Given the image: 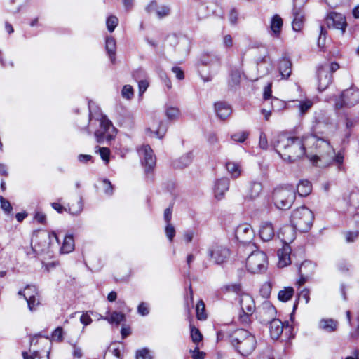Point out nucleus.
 Segmentation results:
<instances>
[{"instance_id": "1", "label": "nucleus", "mask_w": 359, "mask_h": 359, "mask_svg": "<svg viewBox=\"0 0 359 359\" xmlns=\"http://www.w3.org/2000/svg\"><path fill=\"white\" fill-rule=\"evenodd\" d=\"M306 136L302 137L289 136L285 133L279 134L273 146L276 152L285 161L294 162L304 156L307 145Z\"/></svg>"}, {"instance_id": "2", "label": "nucleus", "mask_w": 359, "mask_h": 359, "mask_svg": "<svg viewBox=\"0 0 359 359\" xmlns=\"http://www.w3.org/2000/svg\"><path fill=\"white\" fill-rule=\"evenodd\" d=\"M305 143L307 145V149H315L317 154L308 156L311 161L314 164L318 165V161L325 159L326 156L332 157L334 149L330 145V143L324 138L319 137L316 135L309 134L306 135Z\"/></svg>"}, {"instance_id": "3", "label": "nucleus", "mask_w": 359, "mask_h": 359, "mask_svg": "<svg viewBox=\"0 0 359 359\" xmlns=\"http://www.w3.org/2000/svg\"><path fill=\"white\" fill-rule=\"evenodd\" d=\"M232 346L242 355L248 356L255 349V337L248 331L241 329L235 332L231 339Z\"/></svg>"}, {"instance_id": "4", "label": "nucleus", "mask_w": 359, "mask_h": 359, "mask_svg": "<svg viewBox=\"0 0 359 359\" xmlns=\"http://www.w3.org/2000/svg\"><path fill=\"white\" fill-rule=\"evenodd\" d=\"M313 220V212L305 206L294 210L290 217L291 224L296 230L302 232H305L310 229Z\"/></svg>"}, {"instance_id": "5", "label": "nucleus", "mask_w": 359, "mask_h": 359, "mask_svg": "<svg viewBox=\"0 0 359 359\" xmlns=\"http://www.w3.org/2000/svg\"><path fill=\"white\" fill-rule=\"evenodd\" d=\"M296 198V192L291 186L276 187L273 191V201L280 210L290 208Z\"/></svg>"}, {"instance_id": "6", "label": "nucleus", "mask_w": 359, "mask_h": 359, "mask_svg": "<svg viewBox=\"0 0 359 359\" xmlns=\"http://www.w3.org/2000/svg\"><path fill=\"white\" fill-rule=\"evenodd\" d=\"M99 122L100 128L95 132V136L98 143H103L105 141L111 140L116 135V130L112 123L106 116L100 114L96 118Z\"/></svg>"}, {"instance_id": "7", "label": "nucleus", "mask_w": 359, "mask_h": 359, "mask_svg": "<svg viewBox=\"0 0 359 359\" xmlns=\"http://www.w3.org/2000/svg\"><path fill=\"white\" fill-rule=\"evenodd\" d=\"M266 255L259 250L252 252L246 260V267L248 270L252 273L262 272L266 269Z\"/></svg>"}, {"instance_id": "8", "label": "nucleus", "mask_w": 359, "mask_h": 359, "mask_svg": "<svg viewBox=\"0 0 359 359\" xmlns=\"http://www.w3.org/2000/svg\"><path fill=\"white\" fill-rule=\"evenodd\" d=\"M207 253L210 260L216 264L224 263L230 256L229 249L218 243L212 244L208 248Z\"/></svg>"}, {"instance_id": "9", "label": "nucleus", "mask_w": 359, "mask_h": 359, "mask_svg": "<svg viewBox=\"0 0 359 359\" xmlns=\"http://www.w3.org/2000/svg\"><path fill=\"white\" fill-rule=\"evenodd\" d=\"M359 102V90L351 88L344 90L340 97L336 100V109H341L344 107H352Z\"/></svg>"}, {"instance_id": "10", "label": "nucleus", "mask_w": 359, "mask_h": 359, "mask_svg": "<svg viewBox=\"0 0 359 359\" xmlns=\"http://www.w3.org/2000/svg\"><path fill=\"white\" fill-rule=\"evenodd\" d=\"M325 22L328 28L340 30L341 34L346 32L347 27L344 15L337 12H331L325 18Z\"/></svg>"}, {"instance_id": "11", "label": "nucleus", "mask_w": 359, "mask_h": 359, "mask_svg": "<svg viewBox=\"0 0 359 359\" xmlns=\"http://www.w3.org/2000/svg\"><path fill=\"white\" fill-rule=\"evenodd\" d=\"M138 154L142 163L145 168V171L149 172L156 165V157L149 145H143L138 149Z\"/></svg>"}, {"instance_id": "12", "label": "nucleus", "mask_w": 359, "mask_h": 359, "mask_svg": "<svg viewBox=\"0 0 359 359\" xmlns=\"http://www.w3.org/2000/svg\"><path fill=\"white\" fill-rule=\"evenodd\" d=\"M235 236L239 242L248 244L253 240L255 233L250 225L245 223L237 226L235 231Z\"/></svg>"}, {"instance_id": "13", "label": "nucleus", "mask_w": 359, "mask_h": 359, "mask_svg": "<svg viewBox=\"0 0 359 359\" xmlns=\"http://www.w3.org/2000/svg\"><path fill=\"white\" fill-rule=\"evenodd\" d=\"M258 313L261 323L267 324L276 319V310L269 302H264L259 308Z\"/></svg>"}, {"instance_id": "14", "label": "nucleus", "mask_w": 359, "mask_h": 359, "mask_svg": "<svg viewBox=\"0 0 359 359\" xmlns=\"http://www.w3.org/2000/svg\"><path fill=\"white\" fill-rule=\"evenodd\" d=\"M318 90L323 91L332 82V74L327 72V68H323L320 65L317 69Z\"/></svg>"}, {"instance_id": "15", "label": "nucleus", "mask_w": 359, "mask_h": 359, "mask_svg": "<svg viewBox=\"0 0 359 359\" xmlns=\"http://www.w3.org/2000/svg\"><path fill=\"white\" fill-rule=\"evenodd\" d=\"M242 312L253 313L255 310V304L253 298L247 293H242L238 299Z\"/></svg>"}, {"instance_id": "16", "label": "nucleus", "mask_w": 359, "mask_h": 359, "mask_svg": "<svg viewBox=\"0 0 359 359\" xmlns=\"http://www.w3.org/2000/svg\"><path fill=\"white\" fill-rule=\"evenodd\" d=\"M315 125L313 126V130L318 131L320 128V126H329L332 124V120L330 116L323 111H319L315 113L314 115Z\"/></svg>"}, {"instance_id": "17", "label": "nucleus", "mask_w": 359, "mask_h": 359, "mask_svg": "<svg viewBox=\"0 0 359 359\" xmlns=\"http://www.w3.org/2000/svg\"><path fill=\"white\" fill-rule=\"evenodd\" d=\"M269 323L270 335L273 339H278L280 337L283 332L284 327H289L288 323L285 325V324L281 320L276 318L271 320Z\"/></svg>"}, {"instance_id": "18", "label": "nucleus", "mask_w": 359, "mask_h": 359, "mask_svg": "<svg viewBox=\"0 0 359 359\" xmlns=\"http://www.w3.org/2000/svg\"><path fill=\"white\" fill-rule=\"evenodd\" d=\"M259 236L264 241H271L275 235L273 225L271 222L265 221L262 222L259 227Z\"/></svg>"}, {"instance_id": "19", "label": "nucleus", "mask_w": 359, "mask_h": 359, "mask_svg": "<svg viewBox=\"0 0 359 359\" xmlns=\"http://www.w3.org/2000/svg\"><path fill=\"white\" fill-rule=\"evenodd\" d=\"M229 180L227 177H222L215 182L214 192L217 198L221 199L225 192L229 190Z\"/></svg>"}, {"instance_id": "20", "label": "nucleus", "mask_w": 359, "mask_h": 359, "mask_svg": "<svg viewBox=\"0 0 359 359\" xmlns=\"http://www.w3.org/2000/svg\"><path fill=\"white\" fill-rule=\"evenodd\" d=\"M293 21L292 29L295 32L302 31L304 24V14L302 9L298 8H293L292 11Z\"/></svg>"}, {"instance_id": "21", "label": "nucleus", "mask_w": 359, "mask_h": 359, "mask_svg": "<svg viewBox=\"0 0 359 359\" xmlns=\"http://www.w3.org/2000/svg\"><path fill=\"white\" fill-rule=\"evenodd\" d=\"M283 20L281 17L276 14L274 15L270 22L271 35L275 38H279L281 34L283 27Z\"/></svg>"}, {"instance_id": "22", "label": "nucleus", "mask_w": 359, "mask_h": 359, "mask_svg": "<svg viewBox=\"0 0 359 359\" xmlns=\"http://www.w3.org/2000/svg\"><path fill=\"white\" fill-rule=\"evenodd\" d=\"M215 111L217 116L222 120L229 118L232 112L230 105L224 102H216L215 104Z\"/></svg>"}, {"instance_id": "23", "label": "nucleus", "mask_w": 359, "mask_h": 359, "mask_svg": "<svg viewBox=\"0 0 359 359\" xmlns=\"http://www.w3.org/2000/svg\"><path fill=\"white\" fill-rule=\"evenodd\" d=\"M290 253L291 248L288 245H285L281 249L278 250V266L280 267H285L290 264Z\"/></svg>"}, {"instance_id": "24", "label": "nucleus", "mask_w": 359, "mask_h": 359, "mask_svg": "<svg viewBox=\"0 0 359 359\" xmlns=\"http://www.w3.org/2000/svg\"><path fill=\"white\" fill-rule=\"evenodd\" d=\"M294 229L295 228H294L292 225V226H285L280 229L278 236L286 245H287L288 243L293 241L295 238Z\"/></svg>"}, {"instance_id": "25", "label": "nucleus", "mask_w": 359, "mask_h": 359, "mask_svg": "<svg viewBox=\"0 0 359 359\" xmlns=\"http://www.w3.org/2000/svg\"><path fill=\"white\" fill-rule=\"evenodd\" d=\"M48 355V348L41 351H32L29 348L28 352L23 351L22 353L23 359H49Z\"/></svg>"}, {"instance_id": "26", "label": "nucleus", "mask_w": 359, "mask_h": 359, "mask_svg": "<svg viewBox=\"0 0 359 359\" xmlns=\"http://www.w3.org/2000/svg\"><path fill=\"white\" fill-rule=\"evenodd\" d=\"M314 265L309 261L302 262L299 268V273L301 276V282L304 283L311 275L314 270Z\"/></svg>"}, {"instance_id": "27", "label": "nucleus", "mask_w": 359, "mask_h": 359, "mask_svg": "<svg viewBox=\"0 0 359 359\" xmlns=\"http://www.w3.org/2000/svg\"><path fill=\"white\" fill-rule=\"evenodd\" d=\"M279 71L283 79H287L292 73V63L287 57H283L279 63Z\"/></svg>"}, {"instance_id": "28", "label": "nucleus", "mask_w": 359, "mask_h": 359, "mask_svg": "<svg viewBox=\"0 0 359 359\" xmlns=\"http://www.w3.org/2000/svg\"><path fill=\"white\" fill-rule=\"evenodd\" d=\"M319 327L327 332H332L337 330L338 322L332 318H323L319 321Z\"/></svg>"}, {"instance_id": "29", "label": "nucleus", "mask_w": 359, "mask_h": 359, "mask_svg": "<svg viewBox=\"0 0 359 359\" xmlns=\"http://www.w3.org/2000/svg\"><path fill=\"white\" fill-rule=\"evenodd\" d=\"M226 168L231 178L236 179L241 175L242 168L238 163L229 161L226 163Z\"/></svg>"}, {"instance_id": "30", "label": "nucleus", "mask_w": 359, "mask_h": 359, "mask_svg": "<svg viewBox=\"0 0 359 359\" xmlns=\"http://www.w3.org/2000/svg\"><path fill=\"white\" fill-rule=\"evenodd\" d=\"M147 131L151 133V135L154 134L156 137L162 138L166 132V128L162 126V123L156 121L150 126Z\"/></svg>"}, {"instance_id": "31", "label": "nucleus", "mask_w": 359, "mask_h": 359, "mask_svg": "<svg viewBox=\"0 0 359 359\" xmlns=\"http://www.w3.org/2000/svg\"><path fill=\"white\" fill-rule=\"evenodd\" d=\"M106 50L111 62L114 63L116 60V41L111 36L106 39Z\"/></svg>"}, {"instance_id": "32", "label": "nucleus", "mask_w": 359, "mask_h": 359, "mask_svg": "<svg viewBox=\"0 0 359 359\" xmlns=\"http://www.w3.org/2000/svg\"><path fill=\"white\" fill-rule=\"evenodd\" d=\"M24 299L27 301L30 311H36L37 306L40 304L39 294L35 296H32L29 294H24Z\"/></svg>"}, {"instance_id": "33", "label": "nucleus", "mask_w": 359, "mask_h": 359, "mask_svg": "<svg viewBox=\"0 0 359 359\" xmlns=\"http://www.w3.org/2000/svg\"><path fill=\"white\" fill-rule=\"evenodd\" d=\"M311 190L312 185L308 180H301L297 187V191L300 196H308Z\"/></svg>"}, {"instance_id": "34", "label": "nucleus", "mask_w": 359, "mask_h": 359, "mask_svg": "<svg viewBox=\"0 0 359 359\" xmlns=\"http://www.w3.org/2000/svg\"><path fill=\"white\" fill-rule=\"evenodd\" d=\"M193 160V154L191 152L187 153L182 156L179 159L174 162L175 167L177 168H183L191 164Z\"/></svg>"}, {"instance_id": "35", "label": "nucleus", "mask_w": 359, "mask_h": 359, "mask_svg": "<svg viewBox=\"0 0 359 359\" xmlns=\"http://www.w3.org/2000/svg\"><path fill=\"white\" fill-rule=\"evenodd\" d=\"M262 191V184L259 182L253 181L250 183L249 191H248V196L251 199L256 198L259 196Z\"/></svg>"}, {"instance_id": "36", "label": "nucleus", "mask_w": 359, "mask_h": 359, "mask_svg": "<svg viewBox=\"0 0 359 359\" xmlns=\"http://www.w3.org/2000/svg\"><path fill=\"white\" fill-rule=\"evenodd\" d=\"M74 249V241L72 235H67L61 247L62 253H69Z\"/></svg>"}, {"instance_id": "37", "label": "nucleus", "mask_w": 359, "mask_h": 359, "mask_svg": "<svg viewBox=\"0 0 359 359\" xmlns=\"http://www.w3.org/2000/svg\"><path fill=\"white\" fill-rule=\"evenodd\" d=\"M294 290L292 287H285L278 292V299L282 302H287L293 296Z\"/></svg>"}, {"instance_id": "38", "label": "nucleus", "mask_w": 359, "mask_h": 359, "mask_svg": "<svg viewBox=\"0 0 359 359\" xmlns=\"http://www.w3.org/2000/svg\"><path fill=\"white\" fill-rule=\"evenodd\" d=\"M104 319L109 323L118 325L121 322L125 320V315L120 312L114 311L111 313L109 317L105 318Z\"/></svg>"}, {"instance_id": "39", "label": "nucleus", "mask_w": 359, "mask_h": 359, "mask_svg": "<svg viewBox=\"0 0 359 359\" xmlns=\"http://www.w3.org/2000/svg\"><path fill=\"white\" fill-rule=\"evenodd\" d=\"M222 290L226 292H233L238 295H241L242 293V287L239 283H232L229 285H224L222 287Z\"/></svg>"}, {"instance_id": "40", "label": "nucleus", "mask_w": 359, "mask_h": 359, "mask_svg": "<svg viewBox=\"0 0 359 359\" xmlns=\"http://www.w3.org/2000/svg\"><path fill=\"white\" fill-rule=\"evenodd\" d=\"M196 312L197 318L200 320L206 319V314L205 312V304L202 300L197 302L196 306Z\"/></svg>"}, {"instance_id": "41", "label": "nucleus", "mask_w": 359, "mask_h": 359, "mask_svg": "<svg viewBox=\"0 0 359 359\" xmlns=\"http://www.w3.org/2000/svg\"><path fill=\"white\" fill-rule=\"evenodd\" d=\"M165 114L168 119L176 120L180 116V111L178 108L175 107H168L165 109Z\"/></svg>"}, {"instance_id": "42", "label": "nucleus", "mask_w": 359, "mask_h": 359, "mask_svg": "<svg viewBox=\"0 0 359 359\" xmlns=\"http://www.w3.org/2000/svg\"><path fill=\"white\" fill-rule=\"evenodd\" d=\"M336 266L340 273L346 274L349 272L351 265L346 260H340L337 263Z\"/></svg>"}, {"instance_id": "43", "label": "nucleus", "mask_w": 359, "mask_h": 359, "mask_svg": "<svg viewBox=\"0 0 359 359\" xmlns=\"http://www.w3.org/2000/svg\"><path fill=\"white\" fill-rule=\"evenodd\" d=\"M121 359V351L118 348L110 347L105 354L104 359Z\"/></svg>"}, {"instance_id": "44", "label": "nucleus", "mask_w": 359, "mask_h": 359, "mask_svg": "<svg viewBox=\"0 0 359 359\" xmlns=\"http://www.w3.org/2000/svg\"><path fill=\"white\" fill-rule=\"evenodd\" d=\"M191 337L192 341L196 344H198L203 339V335L201 332L194 326H191Z\"/></svg>"}, {"instance_id": "45", "label": "nucleus", "mask_w": 359, "mask_h": 359, "mask_svg": "<svg viewBox=\"0 0 359 359\" xmlns=\"http://www.w3.org/2000/svg\"><path fill=\"white\" fill-rule=\"evenodd\" d=\"M118 23V19L114 15H110L107 20V27L109 32H112Z\"/></svg>"}, {"instance_id": "46", "label": "nucleus", "mask_w": 359, "mask_h": 359, "mask_svg": "<svg viewBox=\"0 0 359 359\" xmlns=\"http://www.w3.org/2000/svg\"><path fill=\"white\" fill-rule=\"evenodd\" d=\"M249 133L246 131L238 132L231 135V139L237 142L242 143L248 137Z\"/></svg>"}, {"instance_id": "47", "label": "nucleus", "mask_w": 359, "mask_h": 359, "mask_svg": "<svg viewBox=\"0 0 359 359\" xmlns=\"http://www.w3.org/2000/svg\"><path fill=\"white\" fill-rule=\"evenodd\" d=\"M313 106V102L310 100L301 101L299 104V109L302 114H305Z\"/></svg>"}, {"instance_id": "48", "label": "nucleus", "mask_w": 359, "mask_h": 359, "mask_svg": "<svg viewBox=\"0 0 359 359\" xmlns=\"http://www.w3.org/2000/svg\"><path fill=\"white\" fill-rule=\"evenodd\" d=\"M271 292V285L270 283H264L260 288V294L264 298H268Z\"/></svg>"}, {"instance_id": "49", "label": "nucleus", "mask_w": 359, "mask_h": 359, "mask_svg": "<svg viewBox=\"0 0 359 359\" xmlns=\"http://www.w3.org/2000/svg\"><path fill=\"white\" fill-rule=\"evenodd\" d=\"M170 8L167 6H158L156 10V15L158 18H163L164 17L168 16L170 14Z\"/></svg>"}, {"instance_id": "50", "label": "nucleus", "mask_w": 359, "mask_h": 359, "mask_svg": "<svg viewBox=\"0 0 359 359\" xmlns=\"http://www.w3.org/2000/svg\"><path fill=\"white\" fill-rule=\"evenodd\" d=\"M326 34V30L323 28V26H320V32L317 42L318 46L320 48H323L325 44Z\"/></svg>"}, {"instance_id": "51", "label": "nucleus", "mask_w": 359, "mask_h": 359, "mask_svg": "<svg viewBox=\"0 0 359 359\" xmlns=\"http://www.w3.org/2000/svg\"><path fill=\"white\" fill-rule=\"evenodd\" d=\"M1 208L4 210L6 213H10L13 208L10 202L4 198L3 196H0Z\"/></svg>"}, {"instance_id": "52", "label": "nucleus", "mask_w": 359, "mask_h": 359, "mask_svg": "<svg viewBox=\"0 0 359 359\" xmlns=\"http://www.w3.org/2000/svg\"><path fill=\"white\" fill-rule=\"evenodd\" d=\"M252 313H247L246 312H242L239 314L238 320L243 325H249L250 323V316Z\"/></svg>"}, {"instance_id": "53", "label": "nucleus", "mask_w": 359, "mask_h": 359, "mask_svg": "<svg viewBox=\"0 0 359 359\" xmlns=\"http://www.w3.org/2000/svg\"><path fill=\"white\" fill-rule=\"evenodd\" d=\"M122 96L126 99H130L133 96V89L131 86L126 85L121 92Z\"/></svg>"}, {"instance_id": "54", "label": "nucleus", "mask_w": 359, "mask_h": 359, "mask_svg": "<svg viewBox=\"0 0 359 359\" xmlns=\"http://www.w3.org/2000/svg\"><path fill=\"white\" fill-rule=\"evenodd\" d=\"M99 153L102 159L107 163L109 160L110 150L107 147H100Z\"/></svg>"}, {"instance_id": "55", "label": "nucleus", "mask_w": 359, "mask_h": 359, "mask_svg": "<svg viewBox=\"0 0 359 359\" xmlns=\"http://www.w3.org/2000/svg\"><path fill=\"white\" fill-rule=\"evenodd\" d=\"M320 66L323 68H327V72L331 74L339 68V65L337 62H332L330 64L325 63Z\"/></svg>"}, {"instance_id": "56", "label": "nucleus", "mask_w": 359, "mask_h": 359, "mask_svg": "<svg viewBox=\"0 0 359 359\" xmlns=\"http://www.w3.org/2000/svg\"><path fill=\"white\" fill-rule=\"evenodd\" d=\"M137 312L141 316H147L149 313L148 305L145 302H141L137 307Z\"/></svg>"}, {"instance_id": "57", "label": "nucleus", "mask_w": 359, "mask_h": 359, "mask_svg": "<svg viewBox=\"0 0 359 359\" xmlns=\"http://www.w3.org/2000/svg\"><path fill=\"white\" fill-rule=\"evenodd\" d=\"M165 233L170 241H172L175 235V229L170 223L167 224L165 227Z\"/></svg>"}, {"instance_id": "58", "label": "nucleus", "mask_w": 359, "mask_h": 359, "mask_svg": "<svg viewBox=\"0 0 359 359\" xmlns=\"http://www.w3.org/2000/svg\"><path fill=\"white\" fill-rule=\"evenodd\" d=\"M54 340L61 341L63 339V329L61 327H57L52 334Z\"/></svg>"}, {"instance_id": "59", "label": "nucleus", "mask_w": 359, "mask_h": 359, "mask_svg": "<svg viewBox=\"0 0 359 359\" xmlns=\"http://www.w3.org/2000/svg\"><path fill=\"white\" fill-rule=\"evenodd\" d=\"M259 147L264 150L268 149V140L265 133H261L259 136Z\"/></svg>"}, {"instance_id": "60", "label": "nucleus", "mask_w": 359, "mask_h": 359, "mask_svg": "<svg viewBox=\"0 0 359 359\" xmlns=\"http://www.w3.org/2000/svg\"><path fill=\"white\" fill-rule=\"evenodd\" d=\"M135 358L136 359H151L149 355V350L147 348L137 351Z\"/></svg>"}, {"instance_id": "61", "label": "nucleus", "mask_w": 359, "mask_h": 359, "mask_svg": "<svg viewBox=\"0 0 359 359\" xmlns=\"http://www.w3.org/2000/svg\"><path fill=\"white\" fill-rule=\"evenodd\" d=\"M83 210V203L81 201V199H80L77 203V206L76 208H74L72 206L69 207V210L71 214L72 215H77L80 213Z\"/></svg>"}, {"instance_id": "62", "label": "nucleus", "mask_w": 359, "mask_h": 359, "mask_svg": "<svg viewBox=\"0 0 359 359\" xmlns=\"http://www.w3.org/2000/svg\"><path fill=\"white\" fill-rule=\"evenodd\" d=\"M271 88H272V83H268V85L264 88L263 97H264V99L265 101L269 100V99H271L272 98Z\"/></svg>"}, {"instance_id": "63", "label": "nucleus", "mask_w": 359, "mask_h": 359, "mask_svg": "<svg viewBox=\"0 0 359 359\" xmlns=\"http://www.w3.org/2000/svg\"><path fill=\"white\" fill-rule=\"evenodd\" d=\"M80 321L84 326L90 325L92 322V319L89 314L87 313H83L80 318Z\"/></svg>"}, {"instance_id": "64", "label": "nucleus", "mask_w": 359, "mask_h": 359, "mask_svg": "<svg viewBox=\"0 0 359 359\" xmlns=\"http://www.w3.org/2000/svg\"><path fill=\"white\" fill-rule=\"evenodd\" d=\"M355 327V330L351 332V337L353 339H357L359 338V318L357 319V325H352Z\"/></svg>"}]
</instances>
